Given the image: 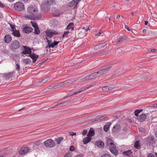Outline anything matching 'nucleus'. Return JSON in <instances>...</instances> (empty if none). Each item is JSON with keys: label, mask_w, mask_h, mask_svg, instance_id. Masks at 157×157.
Listing matches in <instances>:
<instances>
[{"label": "nucleus", "mask_w": 157, "mask_h": 157, "mask_svg": "<svg viewBox=\"0 0 157 157\" xmlns=\"http://www.w3.org/2000/svg\"><path fill=\"white\" fill-rule=\"evenodd\" d=\"M110 67H109L104 69H103L99 71H98V74H100L101 75L105 74L109 70Z\"/></svg>", "instance_id": "18"}, {"label": "nucleus", "mask_w": 157, "mask_h": 157, "mask_svg": "<svg viewBox=\"0 0 157 157\" xmlns=\"http://www.w3.org/2000/svg\"><path fill=\"white\" fill-rule=\"evenodd\" d=\"M11 27L13 31V30H14V29H15V27L14 26H13L11 25Z\"/></svg>", "instance_id": "62"}, {"label": "nucleus", "mask_w": 157, "mask_h": 157, "mask_svg": "<svg viewBox=\"0 0 157 157\" xmlns=\"http://www.w3.org/2000/svg\"><path fill=\"white\" fill-rule=\"evenodd\" d=\"M24 62L26 64L29 63L31 62V60L29 59H26L24 61Z\"/></svg>", "instance_id": "44"}, {"label": "nucleus", "mask_w": 157, "mask_h": 157, "mask_svg": "<svg viewBox=\"0 0 157 157\" xmlns=\"http://www.w3.org/2000/svg\"><path fill=\"white\" fill-rule=\"evenodd\" d=\"M114 88V87H111L108 86V91L109 90H112Z\"/></svg>", "instance_id": "58"}, {"label": "nucleus", "mask_w": 157, "mask_h": 157, "mask_svg": "<svg viewBox=\"0 0 157 157\" xmlns=\"http://www.w3.org/2000/svg\"><path fill=\"white\" fill-rule=\"evenodd\" d=\"M140 141L137 140L134 143V147L136 148H138L140 146Z\"/></svg>", "instance_id": "35"}, {"label": "nucleus", "mask_w": 157, "mask_h": 157, "mask_svg": "<svg viewBox=\"0 0 157 157\" xmlns=\"http://www.w3.org/2000/svg\"><path fill=\"white\" fill-rule=\"evenodd\" d=\"M101 32L100 31H98L95 34L96 36H99L101 34Z\"/></svg>", "instance_id": "48"}, {"label": "nucleus", "mask_w": 157, "mask_h": 157, "mask_svg": "<svg viewBox=\"0 0 157 157\" xmlns=\"http://www.w3.org/2000/svg\"><path fill=\"white\" fill-rule=\"evenodd\" d=\"M95 145L99 148H102L104 147V144L102 141H98L96 142Z\"/></svg>", "instance_id": "21"}, {"label": "nucleus", "mask_w": 157, "mask_h": 157, "mask_svg": "<svg viewBox=\"0 0 157 157\" xmlns=\"http://www.w3.org/2000/svg\"><path fill=\"white\" fill-rule=\"evenodd\" d=\"M121 127L120 125L117 124L114 126L112 129L113 133H117L120 131L121 129Z\"/></svg>", "instance_id": "9"}, {"label": "nucleus", "mask_w": 157, "mask_h": 157, "mask_svg": "<svg viewBox=\"0 0 157 157\" xmlns=\"http://www.w3.org/2000/svg\"><path fill=\"white\" fill-rule=\"evenodd\" d=\"M70 102L69 101H65L59 103L58 104H57L56 105V106H58L60 105L61 104H63L65 103H66L67 104H68Z\"/></svg>", "instance_id": "39"}, {"label": "nucleus", "mask_w": 157, "mask_h": 157, "mask_svg": "<svg viewBox=\"0 0 157 157\" xmlns=\"http://www.w3.org/2000/svg\"><path fill=\"white\" fill-rule=\"evenodd\" d=\"M70 32L69 31H66L64 33L63 35V37H67Z\"/></svg>", "instance_id": "38"}, {"label": "nucleus", "mask_w": 157, "mask_h": 157, "mask_svg": "<svg viewBox=\"0 0 157 157\" xmlns=\"http://www.w3.org/2000/svg\"><path fill=\"white\" fill-rule=\"evenodd\" d=\"M139 130L141 132H144L145 130V129L143 128H140Z\"/></svg>", "instance_id": "54"}, {"label": "nucleus", "mask_w": 157, "mask_h": 157, "mask_svg": "<svg viewBox=\"0 0 157 157\" xmlns=\"http://www.w3.org/2000/svg\"><path fill=\"white\" fill-rule=\"evenodd\" d=\"M92 86L91 85V86H89L86 87H83V88H82L81 89H80V90H78L76 92V93H77V94H79V93H80L81 92H82L83 91L89 89V88H90Z\"/></svg>", "instance_id": "23"}, {"label": "nucleus", "mask_w": 157, "mask_h": 157, "mask_svg": "<svg viewBox=\"0 0 157 157\" xmlns=\"http://www.w3.org/2000/svg\"><path fill=\"white\" fill-rule=\"evenodd\" d=\"M120 15L118 14L117 16V19H119L120 18Z\"/></svg>", "instance_id": "63"}, {"label": "nucleus", "mask_w": 157, "mask_h": 157, "mask_svg": "<svg viewBox=\"0 0 157 157\" xmlns=\"http://www.w3.org/2000/svg\"><path fill=\"white\" fill-rule=\"evenodd\" d=\"M44 145L47 147L52 148L55 145L54 141L52 139H49L45 141L44 143Z\"/></svg>", "instance_id": "4"}, {"label": "nucleus", "mask_w": 157, "mask_h": 157, "mask_svg": "<svg viewBox=\"0 0 157 157\" xmlns=\"http://www.w3.org/2000/svg\"><path fill=\"white\" fill-rule=\"evenodd\" d=\"M24 51L22 53V54L26 55L27 54L30 55L32 53V51L27 46H24Z\"/></svg>", "instance_id": "13"}, {"label": "nucleus", "mask_w": 157, "mask_h": 157, "mask_svg": "<svg viewBox=\"0 0 157 157\" xmlns=\"http://www.w3.org/2000/svg\"><path fill=\"white\" fill-rule=\"evenodd\" d=\"M46 39L47 40V42L48 43V45H50L52 43V40H48L47 37L46 38Z\"/></svg>", "instance_id": "50"}, {"label": "nucleus", "mask_w": 157, "mask_h": 157, "mask_svg": "<svg viewBox=\"0 0 157 157\" xmlns=\"http://www.w3.org/2000/svg\"><path fill=\"white\" fill-rule=\"evenodd\" d=\"M87 133V131L86 130H84L82 132V134L83 136L85 135Z\"/></svg>", "instance_id": "52"}, {"label": "nucleus", "mask_w": 157, "mask_h": 157, "mask_svg": "<svg viewBox=\"0 0 157 157\" xmlns=\"http://www.w3.org/2000/svg\"><path fill=\"white\" fill-rule=\"evenodd\" d=\"M101 157H111V156L109 154H105L102 155Z\"/></svg>", "instance_id": "51"}, {"label": "nucleus", "mask_w": 157, "mask_h": 157, "mask_svg": "<svg viewBox=\"0 0 157 157\" xmlns=\"http://www.w3.org/2000/svg\"><path fill=\"white\" fill-rule=\"evenodd\" d=\"M82 29H83L84 30H85V32H87L88 31H90V30L89 29H85V28H82Z\"/></svg>", "instance_id": "59"}, {"label": "nucleus", "mask_w": 157, "mask_h": 157, "mask_svg": "<svg viewBox=\"0 0 157 157\" xmlns=\"http://www.w3.org/2000/svg\"><path fill=\"white\" fill-rule=\"evenodd\" d=\"M146 140L148 143H151L154 140V137L152 136H150L147 138Z\"/></svg>", "instance_id": "29"}, {"label": "nucleus", "mask_w": 157, "mask_h": 157, "mask_svg": "<svg viewBox=\"0 0 157 157\" xmlns=\"http://www.w3.org/2000/svg\"><path fill=\"white\" fill-rule=\"evenodd\" d=\"M72 156L71 154L70 153H68L65 155L64 157H71Z\"/></svg>", "instance_id": "46"}, {"label": "nucleus", "mask_w": 157, "mask_h": 157, "mask_svg": "<svg viewBox=\"0 0 157 157\" xmlns=\"http://www.w3.org/2000/svg\"><path fill=\"white\" fill-rule=\"evenodd\" d=\"M81 0H73L71 2L68 4V6L71 7L74 6L75 4V6H77Z\"/></svg>", "instance_id": "12"}, {"label": "nucleus", "mask_w": 157, "mask_h": 157, "mask_svg": "<svg viewBox=\"0 0 157 157\" xmlns=\"http://www.w3.org/2000/svg\"><path fill=\"white\" fill-rule=\"evenodd\" d=\"M49 6L45 2L42 3L40 6L41 9L44 11L47 12L49 10L50 8Z\"/></svg>", "instance_id": "7"}, {"label": "nucleus", "mask_w": 157, "mask_h": 157, "mask_svg": "<svg viewBox=\"0 0 157 157\" xmlns=\"http://www.w3.org/2000/svg\"><path fill=\"white\" fill-rule=\"evenodd\" d=\"M14 9L17 11H22L25 9L24 4L21 2H18L15 3L13 6Z\"/></svg>", "instance_id": "2"}, {"label": "nucleus", "mask_w": 157, "mask_h": 157, "mask_svg": "<svg viewBox=\"0 0 157 157\" xmlns=\"http://www.w3.org/2000/svg\"><path fill=\"white\" fill-rule=\"evenodd\" d=\"M13 34L14 36L16 37H19L21 36L20 32L18 30H13Z\"/></svg>", "instance_id": "27"}, {"label": "nucleus", "mask_w": 157, "mask_h": 157, "mask_svg": "<svg viewBox=\"0 0 157 157\" xmlns=\"http://www.w3.org/2000/svg\"><path fill=\"white\" fill-rule=\"evenodd\" d=\"M69 150L71 151H73L75 150V147L73 146H71L70 147Z\"/></svg>", "instance_id": "47"}, {"label": "nucleus", "mask_w": 157, "mask_h": 157, "mask_svg": "<svg viewBox=\"0 0 157 157\" xmlns=\"http://www.w3.org/2000/svg\"><path fill=\"white\" fill-rule=\"evenodd\" d=\"M29 150V147H22L19 151L20 154H24L27 153Z\"/></svg>", "instance_id": "10"}, {"label": "nucleus", "mask_w": 157, "mask_h": 157, "mask_svg": "<svg viewBox=\"0 0 157 157\" xmlns=\"http://www.w3.org/2000/svg\"><path fill=\"white\" fill-rule=\"evenodd\" d=\"M11 47L12 49H16L20 47L19 43L17 40H15L11 44Z\"/></svg>", "instance_id": "8"}, {"label": "nucleus", "mask_w": 157, "mask_h": 157, "mask_svg": "<svg viewBox=\"0 0 157 157\" xmlns=\"http://www.w3.org/2000/svg\"><path fill=\"white\" fill-rule=\"evenodd\" d=\"M74 23L72 22H71L67 26L66 29L67 30H72L74 29Z\"/></svg>", "instance_id": "24"}, {"label": "nucleus", "mask_w": 157, "mask_h": 157, "mask_svg": "<svg viewBox=\"0 0 157 157\" xmlns=\"http://www.w3.org/2000/svg\"><path fill=\"white\" fill-rule=\"evenodd\" d=\"M156 51V50L155 49H151V51L153 52V53H154Z\"/></svg>", "instance_id": "61"}, {"label": "nucleus", "mask_w": 157, "mask_h": 157, "mask_svg": "<svg viewBox=\"0 0 157 157\" xmlns=\"http://www.w3.org/2000/svg\"><path fill=\"white\" fill-rule=\"evenodd\" d=\"M69 134L71 136H73L76 135V133L74 132H70Z\"/></svg>", "instance_id": "53"}, {"label": "nucleus", "mask_w": 157, "mask_h": 157, "mask_svg": "<svg viewBox=\"0 0 157 157\" xmlns=\"http://www.w3.org/2000/svg\"><path fill=\"white\" fill-rule=\"evenodd\" d=\"M63 138L62 137H59L56 138L55 141L57 143V144H60L61 142L63 140Z\"/></svg>", "instance_id": "28"}, {"label": "nucleus", "mask_w": 157, "mask_h": 157, "mask_svg": "<svg viewBox=\"0 0 157 157\" xmlns=\"http://www.w3.org/2000/svg\"><path fill=\"white\" fill-rule=\"evenodd\" d=\"M93 75L91 74L89 75L86 76H85L82 78V81H84L85 80H88L93 79V78L92 77Z\"/></svg>", "instance_id": "26"}, {"label": "nucleus", "mask_w": 157, "mask_h": 157, "mask_svg": "<svg viewBox=\"0 0 157 157\" xmlns=\"http://www.w3.org/2000/svg\"><path fill=\"white\" fill-rule=\"evenodd\" d=\"M4 40L7 43H10L12 40V37L9 35H6L4 37Z\"/></svg>", "instance_id": "20"}, {"label": "nucleus", "mask_w": 157, "mask_h": 157, "mask_svg": "<svg viewBox=\"0 0 157 157\" xmlns=\"http://www.w3.org/2000/svg\"><path fill=\"white\" fill-rule=\"evenodd\" d=\"M28 13L30 14L29 15H33L37 13L38 10L37 7L34 6H30L27 9Z\"/></svg>", "instance_id": "3"}, {"label": "nucleus", "mask_w": 157, "mask_h": 157, "mask_svg": "<svg viewBox=\"0 0 157 157\" xmlns=\"http://www.w3.org/2000/svg\"><path fill=\"white\" fill-rule=\"evenodd\" d=\"M125 28L129 31H130V29L128 28V27L126 25H125Z\"/></svg>", "instance_id": "56"}, {"label": "nucleus", "mask_w": 157, "mask_h": 157, "mask_svg": "<svg viewBox=\"0 0 157 157\" xmlns=\"http://www.w3.org/2000/svg\"><path fill=\"white\" fill-rule=\"evenodd\" d=\"M106 118L104 116H101L98 118H96L93 120V121H97L98 122H100L105 121Z\"/></svg>", "instance_id": "19"}, {"label": "nucleus", "mask_w": 157, "mask_h": 157, "mask_svg": "<svg viewBox=\"0 0 157 157\" xmlns=\"http://www.w3.org/2000/svg\"><path fill=\"white\" fill-rule=\"evenodd\" d=\"M106 143L111 152L114 155H117L118 151L116 149V145L114 144L113 140L111 139H109L107 140Z\"/></svg>", "instance_id": "1"}, {"label": "nucleus", "mask_w": 157, "mask_h": 157, "mask_svg": "<svg viewBox=\"0 0 157 157\" xmlns=\"http://www.w3.org/2000/svg\"><path fill=\"white\" fill-rule=\"evenodd\" d=\"M59 42V41H54V42L52 43L50 45H47L45 47V48L47 49L48 48H53Z\"/></svg>", "instance_id": "15"}, {"label": "nucleus", "mask_w": 157, "mask_h": 157, "mask_svg": "<svg viewBox=\"0 0 157 157\" xmlns=\"http://www.w3.org/2000/svg\"><path fill=\"white\" fill-rule=\"evenodd\" d=\"M5 7L4 5L0 2V7L3 8Z\"/></svg>", "instance_id": "55"}, {"label": "nucleus", "mask_w": 157, "mask_h": 157, "mask_svg": "<svg viewBox=\"0 0 157 157\" xmlns=\"http://www.w3.org/2000/svg\"><path fill=\"white\" fill-rule=\"evenodd\" d=\"M28 56H29L33 60V62L35 63L37 60L38 57V55L35 53H31Z\"/></svg>", "instance_id": "14"}, {"label": "nucleus", "mask_w": 157, "mask_h": 157, "mask_svg": "<svg viewBox=\"0 0 157 157\" xmlns=\"http://www.w3.org/2000/svg\"><path fill=\"white\" fill-rule=\"evenodd\" d=\"M132 153L131 150H128L126 151H124L123 152V155H129Z\"/></svg>", "instance_id": "31"}, {"label": "nucleus", "mask_w": 157, "mask_h": 157, "mask_svg": "<svg viewBox=\"0 0 157 157\" xmlns=\"http://www.w3.org/2000/svg\"><path fill=\"white\" fill-rule=\"evenodd\" d=\"M107 42H105L103 43L98 44V45L99 48H101L105 47L107 45Z\"/></svg>", "instance_id": "34"}, {"label": "nucleus", "mask_w": 157, "mask_h": 157, "mask_svg": "<svg viewBox=\"0 0 157 157\" xmlns=\"http://www.w3.org/2000/svg\"><path fill=\"white\" fill-rule=\"evenodd\" d=\"M14 74L13 72H11L8 73L6 75V78H12Z\"/></svg>", "instance_id": "30"}, {"label": "nucleus", "mask_w": 157, "mask_h": 157, "mask_svg": "<svg viewBox=\"0 0 157 157\" xmlns=\"http://www.w3.org/2000/svg\"><path fill=\"white\" fill-rule=\"evenodd\" d=\"M99 48V46L98 44L96 45L94 47V49L95 50H97Z\"/></svg>", "instance_id": "57"}, {"label": "nucleus", "mask_w": 157, "mask_h": 157, "mask_svg": "<svg viewBox=\"0 0 157 157\" xmlns=\"http://www.w3.org/2000/svg\"><path fill=\"white\" fill-rule=\"evenodd\" d=\"M33 30L32 28L29 27H24L22 29L23 32L25 33L28 34Z\"/></svg>", "instance_id": "11"}, {"label": "nucleus", "mask_w": 157, "mask_h": 157, "mask_svg": "<svg viewBox=\"0 0 157 157\" xmlns=\"http://www.w3.org/2000/svg\"><path fill=\"white\" fill-rule=\"evenodd\" d=\"M25 17L27 18L31 19H39L42 17V15L40 14H36L33 15H29L28 14H26Z\"/></svg>", "instance_id": "5"}, {"label": "nucleus", "mask_w": 157, "mask_h": 157, "mask_svg": "<svg viewBox=\"0 0 157 157\" xmlns=\"http://www.w3.org/2000/svg\"><path fill=\"white\" fill-rule=\"evenodd\" d=\"M97 74H98V72L94 73L91 74V75H93L92 77L93 78H94V77H96V75Z\"/></svg>", "instance_id": "49"}, {"label": "nucleus", "mask_w": 157, "mask_h": 157, "mask_svg": "<svg viewBox=\"0 0 157 157\" xmlns=\"http://www.w3.org/2000/svg\"><path fill=\"white\" fill-rule=\"evenodd\" d=\"M16 69L17 71H19L20 70V65L18 64H16Z\"/></svg>", "instance_id": "45"}, {"label": "nucleus", "mask_w": 157, "mask_h": 157, "mask_svg": "<svg viewBox=\"0 0 157 157\" xmlns=\"http://www.w3.org/2000/svg\"><path fill=\"white\" fill-rule=\"evenodd\" d=\"M92 138L91 137L87 136L84 138L82 140V143L83 144H85L88 143L91 140Z\"/></svg>", "instance_id": "17"}, {"label": "nucleus", "mask_w": 157, "mask_h": 157, "mask_svg": "<svg viewBox=\"0 0 157 157\" xmlns=\"http://www.w3.org/2000/svg\"><path fill=\"white\" fill-rule=\"evenodd\" d=\"M45 33L47 36L49 37H52L54 35L58 34L57 32L51 29L47 30L45 31Z\"/></svg>", "instance_id": "6"}, {"label": "nucleus", "mask_w": 157, "mask_h": 157, "mask_svg": "<svg viewBox=\"0 0 157 157\" xmlns=\"http://www.w3.org/2000/svg\"><path fill=\"white\" fill-rule=\"evenodd\" d=\"M77 93H76V92H74L72 94H71L70 95V96H72V95H74V94H76Z\"/></svg>", "instance_id": "64"}, {"label": "nucleus", "mask_w": 157, "mask_h": 157, "mask_svg": "<svg viewBox=\"0 0 157 157\" xmlns=\"http://www.w3.org/2000/svg\"><path fill=\"white\" fill-rule=\"evenodd\" d=\"M148 157H154V156L153 155L150 154H149Z\"/></svg>", "instance_id": "60"}, {"label": "nucleus", "mask_w": 157, "mask_h": 157, "mask_svg": "<svg viewBox=\"0 0 157 157\" xmlns=\"http://www.w3.org/2000/svg\"><path fill=\"white\" fill-rule=\"evenodd\" d=\"M111 124L110 122H108L104 126V130L105 132H107L108 131L109 129Z\"/></svg>", "instance_id": "25"}, {"label": "nucleus", "mask_w": 157, "mask_h": 157, "mask_svg": "<svg viewBox=\"0 0 157 157\" xmlns=\"http://www.w3.org/2000/svg\"><path fill=\"white\" fill-rule=\"evenodd\" d=\"M143 110L142 109H138L136 110L134 112V114L136 116H138L139 114L141 113Z\"/></svg>", "instance_id": "36"}, {"label": "nucleus", "mask_w": 157, "mask_h": 157, "mask_svg": "<svg viewBox=\"0 0 157 157\" xmlns=\"http://www.w3.org/2000/svg\"><path fill=\"white\" fill-rule=\"evenodd\" d=\"M69 83V82L68 80H67V81H65L63 82H61L54 84H53V86L52 87H55L56 86H57L59 85H62L63 83Z\"/></svg>", "instance_id": "32"}, {"label": "nucleus", "mask_w": 157, "mask_h": 157, "mask_svg": "<svg viewBox=\"0 0 157 157\" xmlns=\"http://www.w3.org/2000/svg\"><path fill=\"white\" fill-rule=\"evenodd\" d=\"M94 129L92 128H90L89 132L87 135V136L91 137L94 136Z\"/></svg>", "instance_id": "22"}, {"label": "nucleus", "mask_w": 157, "mask_h": 157, "mask_svg": "<svg viewBox=\"0 0 157 157\" xmlns=\"http://www.w3.org/2000/svg\"><path fill=\"white\" fill-rule=\"evenodd\" d=\"M40 31L38 27L34 28V33L35 34H39L40 33Z\"/></svg>", "instance_id": "37"}, {"label": "nucleus", "mask_w": 157, "mask_h": 157, "mask_svg": "<svg viewBox=\"0 0 157 157\" xmlns=\"http://www.w3.org/2000/svg\"><path fill=\"white\" fill-rule=\"evenodd\" d=\"M48 80V78H45L43 79L41 81H40V82L42 83H45L47 82Z\"/></svg>", "instance_id": "41"}, {"label": "nucleus", "mask_w": 157, "mask_h": 157, "mask_svg": "<svg viewBox=\"0 0 157 157\" xmlns=\"http://www.w3.org/2000/svg\"><path fill=\"white\" fill-rule=\"evenodd\" d=\"M53 0H45L44 2L48 4L49 6L51 5L53 2Z\"/></svg>", "instance_id": "33"}, {"label": "nucleus", "mask_w": 157, "mask_h": 157, "mask_svg": "<svg viewBox=\"0 0 157 157\" xmlns=\"http://www.w3.org/2000/svg\"><path fill=\"white\" fill-rule=\"evenodd\" d=\"M31 23L32 24V26L34 28L38 27L36 23L32 21H31Z\"/></svg>", "instance_id": "40"}, {"label": "nucleus", "mask_w": 157, "mask_h": 157, "mask_svg": "<svg viewBox=\"0 0 157 157\" xmlns=\"http://www.w3.org/2000/svg\"><path fill=\"white\" fill-rule=\"evenodd\" d=\"M123 40V38L122 37H120L117 42V43L118 44Z\"/></svg>", "instance_id": "42"}, {"label": "nucleus", "mask_w": 157, "mask_h": 157, "mask_svg": "<svg viewBox=\"0 0 157 157\" xmlns=\"http://www.w3.org/2000/svg\"><path fill=\"white\" fill-rule=\"evenodd\" d=\"M108 86H105L103 87L102 88V90L105 92H107L108 91Z\"/></svg>", "instance_id": "43"}, {"label": "nucleus", "mask_w": 157, "mask_h": 157, "mask_svg": "<svg viewBox=\"0 0 157 157\" xmlns=\"http://www.w3.org/2000/svg\"><path fill=\"white\" fill-rule=\"evenodd\" d=\"M146 118V116L145 114H142L137 118V119L140 122H143L145 120Z\"/></svg>", "instance_id": "16"}]
</instances>
